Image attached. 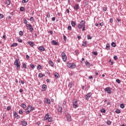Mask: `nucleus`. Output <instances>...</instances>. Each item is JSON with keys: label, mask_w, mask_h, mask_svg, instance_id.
Returning a JSON list of instances; mask_svg holds the SVG:
<instances>
[{"label": "nucleus", "mask_w": 126, "mask_h": 126, "mask_svg": "<svg viewBox=\"0 0 126 126\" xmlns=\"http://www.w3.org/2000/svg\"><path fill=\"white\" fill-rule=\"evenodd\" d=\"M34 107H32L31 105H29L28 107L25 109V113L27 114H30L31 113V111H33L34 110Z\"/></svg>", "instance_id": "f257e3e1"}, {"label": "nucleus", "mask_w": 126, "mask_h": 126, "mask_svg": "<svg viewBox=\"0 0 126 126\" xmlns=\"http://www.w3.org/2000/svg\"><path fill=\"white\" fill-rule=\"evenodd\" d=\"M67 66L69 68H75L76 67V64L74 63H67Z\"/></svg>", "instance_id": "f03ea898"}, {"label": "nucleus", "mask_w": 126, "mask_h": 126, "mask_svg": "<svg viewBox=\"0 0 126 126\" xmlns=\"http://www.w3.org/2000/svg\"><path fill=\"white\" fill-rule=\"evenodd\" d=\"M14 65H16V66L17 67V69H19V68H20V62L19 61H18V60L16 59L14 63Z\"/></svg>", "instance_id": "7ed1b4c3"}, {"label": "nucleus", "mask_w": 126, "mask_h": 126, "mask_svg": "<svg viewBox=\"0 0 126 126\" xmlns=\"http://www.w3.org/2000/svg\"><path fill=\"white\" fill-rule=\"evenodd\" d=\"M85 26V22L84 21L82 20L80 24L78 25V27L79 29H81L83 27Z\"/></svg>", "instance_id": "20e7f679"}, {"label": "nucleus", "mask_w": 126, "mask_h": 126, "mask_svg": "<svg viewBox=\"0 0 126 126\" xmlns=\"http://www.w3.org/2000/svg\"><path fill=\"white\" fill-rule=\"evenodd\" d=\"M61 55H62L63 61L64 62H66V55L65 54V53L63 52H62Z\"/></svg>", "instance_id": "39448f33"}, {"label": "nucleus", "mask_w": 126, "mask_h": 126, "mask_svg": "<svg viewBox=\"0 0 126 126\" xmlns=\"http://www.w3.org/2000/svg\"><path fill=\"white\" fill-rule=\"evenodd\" d=\"M78 107V103H77V100H74L73 102V108L74 109H77Z\"/></svg>", "instance_id": "423d86ee"}, {"label": "nucleus", "mask_w": 126, "mask_h": 126, "mask_svg": "<svg viewBox=\"0 0 126 126\" xmlns=\"http://www.w3.org/2000/svg\"><path fill=\"white\" fill-rule=\"evenodd\" d=\"M92 96V93H89L86 96H85V99L86 100H89V98H90V96Z\"/></svg>", "instance_id": "0eeeda50"}, {"label": "nucleus", "mask_w": 126, "mask_h": 126, "mask_svg": "<svg viewBox=\"0 0 126 126\" xmlns=\"http://www.w3.org/2000/svg\"><path fill=\"white\" fill-rule=\"evenodd\" d=\"M44 102L47 104V105H50V104H51V100L49 98H45L44 100Z\"/></svg>", "instance_id": "6e6552de"}, {"label": "nucleus", "mask_w": 126, "mask_h": 126, "mask_svg": "<svg viewBox=\"0 0 126 126\" xmlns=\"http://www.w3.org/2000/svg\"><path fill=\"white\" fill-rule=\"evenodd\" d=\"M38 50L40 52H44L45 51V48L43 46H40L38 47Z\"/></svg>", "instance_id": "1a4fd4ad"}, {"label": "nucleus", "mask_w": 126, "mask_h": 126, "mask_svg": "<svg viewBox=\"0 0 126 126\" xmlns=\"http://www.w3.org/2000/svg\"><path fill=\"white\" fill-rule=\"evenodd\" d=\"M66 118L67 119V121H68L69 122H70V121H71V116H70V115H67L66 116Z\"/></svg>", "instance_id": "9d476101"}, {"label": "nucleus", "mask_w": 126, "mask_h": 126, "mask_svg": "<svg viewBox=\"0 0 126 126\" xmlns=\"http://www.w3.org/2000/svg\"><path fill=\"white\" fill-rule=\"evenodd\" d=\"M58 112L60 113H63V107L62 106H59L58 109Z\"/></svg>", "instance_id": "9b49d317"}, {"label": "nucleus", "mask_w": 126, "mask_h": 126, "mask_svg": "<svg viewBox=\"0 0 126 126\" xmlns=\"http://www.w3.org/2000/svg\"><path fill=\"white\" fill-rule=\"evenodd\" d=\"M51 43L52 44H53V45H55L56 46H58L59 45V43L56 40H52Z\"/></svg>", "instance_id": "f8f14e48"}, {"label": "nucleus", "mask_w": 126, "mask_h": 126, "mask_svg": "<svg viewBox=\"0 0 126 126\" xmlns=\"http://www.w3.org/2000/svg\"><path fill=\"white\" fill-rule=\"evenodd\" d=\"M105 91H106L107 93H108V94H111V90H110V88H106L105 89Z\"/></svg>", "instance_id": "ddd939ff"}, {"label": "nucleus", "mask_w": 126, "mask_h": 126, "mask_svg": "<svg viewBox=\"0 0 126 126\" xmlns=\"http://www.w3.org/2000/svg\"><path fill=\"white\" fill-rule=\"evenodd\" d=\"M78 8H79V5L78 4H75L74 7V9L75 10H77V9H78Z\"/></svg>", "instance_id": "4468645a"}, {"label": "nucleus", "mask_w": 126, "mask_h": 126, "mask_svg": "<svg viewBox=\"0 0 126 126\" xmlns=\"http://www.w3.org/2000/svg\"><path fill=\"white\" fill-rule=\"evenodd\" d=\"M71 24L72 27H75V26H76V23H75V22H74L73 21H71Z\"/></svg>", "instance_id": "2eb2a0df"}, {"label": "nucleus", "mask_w": 126, "mask_h": 126, "mask_svg": "<svg viewBox=\"0 0 126 126\" xmlns=\"http://www.w3.org/2000/svg\"><path fill=\"white\" fill-rule=\"evenodd\" d=\"M110 44H109V43H107V44H106V47H105V49L106 50H110V49H111V48H110Z\"/></svg>", "instance_id": "dca6fc26"}, {"label": "nucleus", "mask_w": 126, "mask_h": 126, "mask_svg": "<svg viewBox=\"0 0 126 126\" xmlns=\"http://www.w3.org/2000/svg\"><path fill=\"white\" fill-rule=\"evenodd\" d=\"M21 124L22 126H26L27 125V122H26L25 121H22Z\"/></svg>", "instance_id": "f3484780"}, {"label": "nucleus", "mask_w": 126, "mask_h": 126, "mask_svg": "<svg viewBox=\"0 0 126 126\" xmlns=\"http://www.w3.org/2000/svg\"><path fill=\"white\" fill-rule=\"evenodd\" d=\"M49 63L50 64L51 66H52V67H54V63H53V61L51 60L49 61Z\"/></svg>", "instance_id": "a211bd4d"}, {"label": "nucleus", "mask_w": 126, "mask_h": 126, "mask_svg": "<svg viewBox=\"0 0 126 126\" xmlns=\"http://www.w3.org/2000/svg\"><path fill=\"white\" fill-rule=\"evenodd\" d=\"M54 76L56 78H59V77H60V75L58 73H55L54 74Z\"/></svg>", "instance_id": "6ab92c4d"}, {"label": "nucleus", "mask_w": 126, "mask_h": 126, "mask_svg": "<svg viewBox=\"0 0 126 126\" xmlns=\"http://www.w3.org/2000/svg\"><path fill=\"white\" fill-rule=\"evenodd\" d=\"M49 113L47 114L45 116L44 118V120H48V119L49 118Z\"/></svg>", "instance_id": "aec40b11"}, {"label": "nucleus", "mask_w": 126, "mask_h": 126, "mask_svg": "<svg viewBox=\"0 0 126 126\" xmlns=\"http://www.w3.org/2000/svg\"><path fill=\"white\" fill-rule=\"evenodd\" d=\"M28 43L30 45V46H31V47H33L34 46V43L32 41H29Z\"/></svg>", "instance_id": "412c9836"}, {"label": "nucleus", "mask_w": 126, "mask_h": 126, "mask_svg": "<svg viewBox=\"0 0 126 126\" xmlns=\"http://www.w3.org/2000/svg\"><path fill=\"white\" fill-rule=\"evenodd\" d=\"M21 107H22V108H23V109H25L26 108V105H25V104L24 103H22L21 104Z\"/></svg>", "instance_id": "4be33fe9"}, {"label": "nucleus", "mask_w": 126, "mask_h": 126, "mask_svg": "<svg viewBox=\"0 0 126 126\" xmlns=\"http://www.w3.org/2000/svg\"><path fill=\"white\" fill-rule=\"evenodd\" d=\"M42 89H43L44 91L47 89V86L46 85H42Z\"/></svg>", "instance_id": "5701e85b"}, {"label": "nucleus", "mask_w": 126, "mask_h": 126, "mask_svg": "<svg viewBox=\"0 0 126 126\" xmlns=\"http://www.w3.org/2000/svg\"><path fill=\"white\" fill-rule=\"evenodd\" d=\"M85 64L86 66H88V67H89V66H90V63H89V62L87 61L85 62Z\"/></svg>", "instance_id": "b1692460"}, {"label": "nucleus", "mask_w": 126, "mask_h": 126, "mask_svg": "<svg viewBox=\"0 0 126 126\" xmlns=\"http://www.w3.org/2000/svg\"><path fill=\"white\" fill-rule=\"evenodd\" d=\"M26 26L27 28H30V29L32 28V26L29 24H27Z\"/></svg>", "instance_id": "393cba45"}, {"label": "nucleus", "mask_w": 126, "mask_h": 126, "mask_svg": "<svg viewBox=\"0 0 126 126\" xmlns=\"http://www.w3.org/2000/svg\"><path fill=\"white\" fill-rule=\"evenodd\" d=\"M17 46V43H14L13 44L11 45V47H16Z\"/></svg>", "instance_id": "a878e982"}, {"label": "nucleus", "mask_w": 126, "mask_h": 126, "mask_svg": "<svg viewBox=\"0 0 126 126\" xmlns=\"http://www.w3.org/2000/svg\"><path fill=\"white\" fill-rule=\"evenodd\" d=\"M115 113H116V114H121V110L119 109H117L115 110Z\"/></svg>", "instance_id": "bb28decb"}, {"label": "nucleus", "mask_w": 126, "mask_h": 126, "mask_svg": "<svg viewBox=\"0 0 126 126\" xmlns=\"http://www.w3.org/2000/svg\"><path fill=\"white\" fill-rule=\"evenodd\" d=\"M6 4H7V5H9L10 4V1H9V0H6Z\"/></svg>", "instance_id": "cd10ccee"}, {"label": "nucleus", "mask_w": 126, "mask_h": 126, "mask_svg": "<svg viewBox=\"0 0 126 126\" xmlns=\"http://www.w3.org/2000/svg\"><path fill=\"white\" fill-rule=\"evenodd\" d=\"M116 43L113 42L112 43H111V46L112 47H113L114 48H115V47H116Z\"/></svg>", "instance_id": "c85d7f7f"}, {"label": "nucleus", "mask_w": 126, "mask_h": 126, "mask_svg": "<svg viewBox=\"0 0 126 126\" xmlns=\"http://www.w3.org/2000/svg\"><path fill=\"white\" fill-rule=\"evenodd\" d=\"M23 67L24 68H25V69H26V68H27V65L26 64H25V63H23Z\"/></svg>", "instance_id": "c756f323"}, {"label": "nucleus", "mask_w": 126, "mask_h": 126, "mask_svg": "<svg viewBox=\"0 0 126 126\" xmlns=\"http://www.w3.org/2000/svg\"><path fill=\"white\" fill-rule=\"evenodd\" d=\"M120 108H121L122 109H124V108H125V105H124V103L122 104H120Z\"/></svg>", "instance_id": "7c9ffc66"}, {"label": "nucleus", "mask_w": 126, "mask_h": 126, "mask_svg": "<svg viewBox=\"0 0 126 126\" xmlns=\"http://www.w3.org/2000/svg\"><path fill=\"white\" fill-rule=\"evenodd\" d=\"M37 69L38 70H40V69H41V65H38L37 66Z\"/></svg>", "instance_id": "2f4dec72"}, {"label": "nucleus", "mask_w": 126, "mask_h": 126, "mask_svg": "<svg viewBox=\"0 0 126 126\" xmlns=\"http://www.w3.org/2000/svg\"><path fill=\"white\" fill-rule=\"evenodd\" d=\"M107 125H108V126H110L111 124V121L110 120H108L106 122Z\"/></svg>", "instance_id": "473e14b6"}, {"label": "nucleus", "mask_w": 126, "mask_h": 126, "mask_svg": "<svg viewBox=\"0 0 126 126\" xmlns=\"http://www.w3.org/2000/svg\"><path fill=\"white\" fill-rule=\"evenodd\" d=\"M44 76V75H43V74L42 73H39L38 74V77H40V78L41 77H43Z\"/></svg>", "instance_id": "72a5a7b5"}, {"label": "nucleus", "mask_w": 126, "mask_h": 126, "mask_svg": "<svg viewBox=\"0 0 126 126\" xmlns=\"http://www.w3.org/2000/svg\"><path fill=\"white\" fill-rule=\"evenodd\" d=\"M25 9L24 7H21L20 8V11H23Z\"/></svg>", "instance_id": "f704fd0d"}, {"label": "nucleus", "mask_w": 126, "mask_h": 126, "mask_svg": "<svg viewBox=\"0 0 126 126\" xmlns=\"http://www.w3.org/2000/svg\"><path fill=\"white\" fill-rule=\"evenodd\" d=\"M22 2L23 3H26V2H28V0H22Z\"/></svg>", "instance_id": "c9c22d12"}, {"label": "nucleus", "mask_w": 126, "mask_h": 126, "mask_svg": "<svg viewBox=\"0 0 126 126\" xmlns=\"http://www.w3.org/2000/svg\"><path fill=\"white\" fill-rule=\"evenodd\" d=\"M87 38H88V40H91V39H92V37L89 35H87Z\"/></svg>", "instance_id": "e433bc0d"}, {"label": "nucleus", "mask_w": 126, "mask_h": 126, "mask_svg": "<svg viewBox=\"0 0 126 126\" xmlns=\"http://www.w3.org/2000/svg\"><path fill=\"white\" fill-rule=\"evenodd\" d=\"M24 23L25 24H26V25H27V24H27V20H26V19H25V18L24 19Z\"/></svg>", "instance_id": "4c0bfd02"}, {"label": "nucleus", "mask_w": 126, "mask_h": 126, "mask_svg": "<svg viewBox=\"0 0 126 126\" xmlns=\"http://www.w3.org/2000/svg\"><path fill=\"white\" fill-rule=\"evenodd\" d=\"M116 81L117 83H118V84L121 83V80H120V79H116Z\"/></svg>", "instance_id": "58836bf2"}, {"label": "nucleus", "mask_w": 126, "mask_h": 126, "mask_svg": "<svg viewBox=\"0 0 126 126\" xmlns=\"http://www.w3.org/2000/svg\"><path fill=\"white\" fill-rule=\"evenodd\" d=\"M101 113H106V110H105L104 108H102L101 110Z\"/></svg>", "instance_id": "ea45409f"}, {"label": "nucleus", "mask_w": 126, "mask_h": 126, "mask_svg": "<svg viewBox=\"0 0 126 126\" xmlns=\"http://www.w3.org/2000/svg\"><path fill=\"white\" fill-rule=\"evenodd\" d=\"M3 17H4V16H3V14H0V19H2V18H3Z\"/></svg>", "instance_id": "a19ab883"}, {"label": "nucleus", "mask_w": 126, "mask_h": 126, "mask_svg": "<svg viewBox=\"0 0 126 126\" xmlns=\"http://www.w3.org/2000/svg\"><path fill=\"white\" fill-rule=\"evenodd\" d=\"M30 66L32 68H35V65L34 64H32V63L30 64Z\"/></svg>", "instance_id": "79ce46f5"}, {"label": "nucleus", "mask_w": 126, "mask_h": 126, "mask_svg": "<svg viewBox=\"0 0 126 126\" xmlns=\"http://www.w3.org/2000/svg\"><path fill=\"white\" fill-rule=\"evenodd\" d=\"M92 54H93V55H94V56H97V55H98V53L96 52H93Z\"/></svg>", "instance_id": "37998d69"}, {"label": "nucleus", "mask_w": 126, "mask_h": 126, "mask_svg": "<svg viewBox=\"0 0 126 126\" xmlns=\"http://www.w3.org/2000/svg\"><path fill=\"white\" fill-rule=\"evenodd\" d=\"M14 116L16 118L17 117V116H18V115H17V113L16 112H14Z\"/></svg>", "instance_id": "c03bdc74"}, {"label": "nucleus", "mask_w": 126, "mask_h": 126, "mask_svg": "<svg viewBox=\"0 0 126 126\" xmlns=\"http://www.w3.org/2000/svg\"><path fill=\"white\" fill-rule=\"evenodd\" d=\"M19 34L20 36H22V35H23V32H22V31H20Z\"/></svg>", "instance_id": "a18cd8bd"}, {"label": "nucleus", "mask_w": 126, "mask_h": 126, "mask_svg": "<svg viewBox=\"0 0 126 126\" xmlns=\"http://www.w3.org/2000/svg\"><path fill=\"white\" fill-rule=\"evenodd\" d=\"M7 111H10V110H11V107L7 106Z\"/></svg>", "instance_id": "49530a36"}, {"label": "nucleus", "mask_w": 126, "mask_h": 126, "mask_svg": "<svg viewBox=\"0 0 126 126\" xmlns=\"http://www.w3.org/2000/svg\"><path fill=\"white\" fill-rule=\"evenodd\" d=\"M47 120H48V121L49 122H52V117H49Z\"/></svg>", "instance_id": "de8ad7c7"}, {"label": "nucleus", "mask_w": 126, "mask_h": 126, "mask_svg": "<svg viewBox=\"0 0 126 126\" xmlns=\"http://www.w3.org/2000/svg\"><path fill=\"white\" fill-rule=\"evenodd\" d=\"M86 41H84L83 43H82V46H86Z\"/></svg>", "instance_id": "09e8293b"}, {"label": "nucleus", "mask_w": 126, "mask_h": 126, "mask_svg": "<svg viewBox=\"0 0 126 126\" xmlns=\"http://www.w3.org/2000/svg\"><path fill=\"white\" fill-rule=\"evenodd\" d=\"M114 59L115 61H117V60H118V56H114Z\"/></svg>", "instance_id": "8fccbe9b"}, {"label": "nucleus", "mask_w": 126, "mask_h": 126, "mask_svg": "<svg viewBox=\"0 0 126 126\" xmlns=\"http://www.w3.org/2000/svg\"><path fill=\"white\" fill-rule=\"evenodd\" d=\"M33 30H34V29L32 27L30 29V32H33Z\"/></svg>", "instance_id": "3c124183"}, {"label": "nucleus", "mask_w": 126, "mask_h": 126, "mask_svg": "<svg viewBox=\"0 0 126 126\" xmlns=\"http://www.w3.org/2000/svg\"><path fill=\"white\" fill-rule=\"evenodd\" d=\"M26 58L27 60H29V59L30 58V57H29V56L28 55H26Z\"/></svg>", "instance_id": "603ef678"}, {"label": "nucleus", "mask_w": 126, "mask_h": 126, "mask_svg": "<svg viewBox=\"0 0 126 126\" xmlns=\"http://www.w3.org/2000/svg\"><path fill=\"white\" fill-rule=\"evenodd\" d=\"M68 30H69V31H70L71 30V26H69L68 27Z\"/></svg>", "instance_id": "864d4df0"}, {"label": "nucleus", "mask_w": 126, "mask_h": 126, "mask_svg": "<svg viewBox=\"0 0 126 126\" xmlns=\"http://www.w3.org/2000/svg\"><path fill=\"white\" fill-rule=\"evenodd\" d=\"M18 41L19 43H22V39H19L18 40Z\"/></svg>", "instance_id": "5fc2aeb1"}, {"label": "nucleus", "mask_w": 126, "mask_h": 126, "mask_svg": "<svg viewBox=\"0 0 126 126\" xmlns=\"http://www.w3.org/2000/svg\"><path fill=\"white\" fill-rule=\"evenodd\" d=\"M63 40L64 41H66V36L65 35H63Z\"/></svg>", "instance_id": "6e6d98bb"}, {"label": "nucleus", "mask_w": 126, "mask_h": 126, "mask_svg": "<svg viewBox=\"0 0 126 126\" xmlns=\"http://www.w3.org/2000/svg\"><path fill=\"white\" fill-rule=\"evenodd\" d=\"M82 31H85V26H84V27H83Z\"/></svg>", "instance_id": "4d7b16f0"}, {"label": "nucleus", "mask_w": 126, "mask_h": 126, "mask_svg": "<svg viewBox=\"0 0 126 126\" xmlns=\"http://www.w3.org/2000/svg\"><path fill=\"white\" fill-rule=\"evenodd\" d=\"M50 13H48L46 17L48 18H50Z\"/></svg>", "instance_id": "13d9d810"}, {"label": "nucleus", "mask_w": 126, "mask_h": 126, "mask_svg": "<svg viewBox=\"0 0 126 126\" xmlns=\"http://www.w3.org/2000/svg\"><path fill=\"white\" fill-rule=\"evenodd\" d=\"M100 26H103V25H104V23L103 22H101L99 24Z\"/></svg>", "instance_id": "bf43d9fd"}, {"label": "nucleus", "mask_w": 126, "mask_h": 126, "mask_svg": "<svg viewBox=\"0 0 126 126\" xmlns=\"http://www.w3.org/2000/svg\"><path fill=\"white\" fill-rule=\"evenodd\" d=\"M109 22H110V23H113V19L111 18L109 20Z\"/></svg>", "instance_id": "052dcab7"}, {"label": "nucleus", "mask_w": 126, "mask_h": 126, "mask_svg": "<svg viewBox=\"0 0 126 126\" xmlns=\"http://www.w3.org/2000/svg\"><path fill=\"white\" fill-rule=\"evenodd\" d=\"M19 114H20V115L23 114V112L22 111H19Z\"/></svg>", "instance_id": "680f3d73"}, {"label": "nucleus", "mask_w": 126, "mask_h": 126, "mask_svg": "<svg viewBox=\"0 0 126 126\" xmlns=\"http://www.w3.org/2000/svg\"><path fill=\"white\" fill-rule=\"evenodd\" d=\"M117 20L118 22H121L122 21V20H121L120 19H117Z\"/></svg>", "instance_id": "e2e57ef3"}, {"label": "nucleus", "mask_w": 126, "mask_h": 126, "mask_svg": "<svg viewBox=\"0 0 126 126\" xmlns=\"http://www.w3.org/2000/svg\"><path fill=\"white\" fill-rule=\"evenodd\" d=\"M6 36H5V35H3V36H2V38H3V39H4L5 40V39H6Z\"/></svg>", "instance_id": "0e129e2a"}, {"label": "nucleus", "mask_w": 126, "mask_h": 126, "mask_svg": "<svg viewBox=\"0 0 126 126\" xmlns=\"http://www.w3.org/2000/svg\"><path fill=\"white\" fill-rule=\"evenodd\" d=\"M52 21H55V20H56V18L53 17V18H52Z\"/></svg>", "instance_id": "69168bd1"}, {"label": "nucleus", "mask_w": 126, "mask_h": 126, "mask_svg": "<svg viewBox=\"0 0 126 126\" xmlns=\"http://www.w3.org/2000/svg\"><path fill=\"white\" fill-rule=\"evenodd\" d=\"M19 92H20V93H22V92H23V90L22 89H20Z\"/></svg>", "instance_id": "338daca9"}, {"label": "nucleus", "mask_w": 126, "mask_h": 126, "mask_svg": "<svg viewBox=\"0 0 126 126\" xmlns=\"http://www.w3.org/2000/svg\"><path fill=\"white\" fill-rule=\"evenodd\" d=\"M21 83H22V84H24V81H21Z\"/></svg>", "instance_id": "774afa93"}]
</instances>
